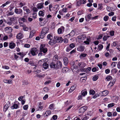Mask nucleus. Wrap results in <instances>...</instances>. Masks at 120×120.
I'll use <instances>...</instances> for the list:
<instances>
[{
	"instance_id": "864d4df0",
	"label": "nucleus",
	"mask_w": 120,
	"mask_h": 120,
	"mask_svg": "<svg viewBox=\"0 0 120 120\" xmlns=\"http://www.w3.org/2000/svg\"><path fill=\"white\" fill-rule=\"evenodd\" d=\"M117 64V62H113L111 64V66H112L114 67H115L116 66V64Z\"/></svg>"
},
{
	"instance_id": "0eeeda50",
	"label": "nucleus",
	"mask_w": 120,
	"mask_h": 120,
	"mask_svg": "<svg viewBox=\"0 0 120 120\" xmlns=\"http://www.w3.org/2000/svg\"><path fill=\"white\" fill-rule=\"evenodd\" d=\"M87 108V106H83L81 107L79 109V113H82L84 112Z\"/></svg>"
},
{
	"instance_id": "6e6552de",
	"label": "nucleus",
	"mask_w": 120,
	"mask_h": 120,
	"mask_svg": "<svg viewBox=\"0 0 120 120\" xmlns=\"http://www.w3.org/2000/svg\"><path fill=\"white\" fill-rule=\"evenodd\" d=\"M78 66L79 68H82L86 66V64L83 62L79 63L78 65Z\"/></svg>"
},
{
	"instance_id": "603ef678",
	"label": "nucleus",
	"mask_w": 120,
	"mask_h": 120,
	"mask_svg": "<svg viewBox=\"0 0 120 120\" xmlns=\"http://www.w3.org/2000/svg\"><path fill=\"white\" fill-rule=\"evenodd\" d=\"M81 4H82L80 1V0H79V1H77V4L78 6H80L81 5Z\"/></svg>"
},
{
	"instance_id": "338daca9",
	"label": "nucleus",
	"mask_w": 120,
	"mask_h": 120,
	"mask_svg": "<svg viewBox=\"0 0 120 120\" xmlns=\"http://www.w3.org/2000/svg\"><path fill=\"white\" fill-rule=\"evenodd\" d=\"M88 118V116H86L85 117L83 118L82 120H87V119Z\"/></svg>"
},
{
	"instance_id": "473e14b6",
	"label": "nucleus",
	"mask_w": 120,
	"mask_h": 120,
	"mask_svg": "<svg viewBox=\"0 0 120 120\" xmlns=\"http://www.w3.org/2000/svg\"><path fill=\"white\" fill-rule=\"evenodd\" d=\"M75 87L74 86H72L71 87L69 90V92H71L73 91L75 89Z\"/></svg>"
},
{
	"instance_id": "e2e57ef3",
	"label": "nucleus",
	"mask_w": 120,
	"mask_h": 120,
	"mask_svg": "<svg viewBox=\"0 0 120 120\" xmlns=\"http://www.w3.org/2000/svg\"><path fill=\"white\" fill-rule=\"evenodd\" d=\"M109 54L108 52H106L105 53V56L106 57H108L109 56Z\"/></svg>"
},
{
	"instance_id": "cd10ccee",
	"label": "nucleus",
	"mask_w": 120,
	"mask_h": 120,
	"mask_svg": "<svg viewBox=\"0 0 120 120\" xmlns=\"http://www.w3.org/2000/svg\"><path fill=\"white\" fill-rule=\"evenodd\" d=\"M68 68L66 67L63 68L62 70L63 72L65 73L68 70Z\"/></svg>"
},
{
	"instance_id": "c756f323",
	"label": "nucleus",
	"mask_w": 120,
	"mask_h": 120,
	"mask_svg": "<svg viewBox=\"0 0 120 120\" xmlns=\"http://www.w3.org/2000/svg\"><path fill=\"white\" fill-rule=\"evenodd\" d=\"M71 68L72 70H74V71H75L74 70L75 69H77L78 66H74V65L73 66H72L71 67Z\"/></svg>"
},
{
	"instance_id": "f704fd0d",
	"label": "nucleus",
	"mask_w": 120,
	"mask_h": 120,
	"mask_svg": "<svg viewBox=\"0 0 120 120\" xmlns=\"http://www.w3.org/2000/svg\"><path fill=\"white\" fill-rule=\"evenodd\" d=\"M114 105V104L113 103H111L108 105V108L112 107Z\"/></svg>"
},
{
	"instance_id": "58836bf2",
	"label": "nucleus",
	"mask_w": 120,
	"mask_h": 120,
	"mask_svg": "<svg viewBox=\"0 0 120 120\" xmlns=\"http://www.w3.org/2000/svg\"><path fill=\"white\" fill-rule=\"evenodd\" d=\"M95 93V91L93 90H91L90 91V94H91L92 95L94 94Z\"/></svg>"
},
{
	"instance_id": "c9c22d12",
	"label": "nucleus",
	"mask_w": 120,
	"mask_h": 120,
	"mask_svg": "<svg viewBox=\"0 0 120 120\" xmlns=\"http://www.w3.org/2000/svg\"><path fill=\"white\" fill-rule=\"evenodd\" d=\"M44 13L42 11H40L39 12V15L40 16H43L44 15Z\"/></svg>"
},
{
	"instance_id": "a18cd8bd",
	"label": "nucleus",
	"mask_w": 120,
	"mask_h": 120,
	"mask_svg": "<svg viewBox=\"0 0 120 120\" xmlns=\"http://www.w3.org/2000/svg\"><path fill=\"white\" fill-rule=\"evenodd\" d=\"M100 93H97L96 94L94 95L93 98H95L97 97H98L100 96Z\"/></svg>"
},
{
	"instance_id": "f257e3e1",
	"label": "nucleus",
	"mask_w": 120,
	"mask_h": 120,
	"mask_svg": "<svg viewBox=\"0 0 120 120\" xmlns=\"http://www.w3.org/2000/svg\"><path fill=\"white\" fill-rule=\"evenodd\" d=\"M62 67V64L60 60H57L56 62H53V68L56 70L61 68Z\"/></svg>"
},
{
	"instance_id": "c85d7f7f",
	"label": "nucleus",
	"mask_w": 120,
	"mask_h": 120,
	"mask_svg": "<svg viewBox=\"0 0 120 120\" xmlns=\"http://www.w3.org/2000/svg\"><path fill=\"white\" fill-rule=\"evenodd\" d=\"M98 69H99L98 67H94L92 68V70L93 72H95L97 71H98Z\"/></svg>"
},
{
	"instance_id": "79ce46f5",
	"label": "nucleus",
	"mask_w": 120,
	"mask_h": 120,
	"mask_svg": "<svg viewBox=\"0 0 120 120\" xmlns=\"http://www.w3.org/2000/svg\"><path fill=\"white\" fill-rule=\"evenodd\" d=\"M52 37V35L51 34H48L47 36V38L49 39H50L51 41L52 40V39L51 38V37Z\"/></svg>"
},
{
	"instance_id": "7ed1b4c3",
	"label": "nucleus",
	"mask_w": 120,
	"mask_h": 120,
	"mask_svg": "<svg viewBox=\"0 0 120 120\" xmlns=\"http://www.w3.org/2000/svg\"><path fill=\"white\" fill-rule=\"evenodd\" d=\"M45 44H41L40 46V52H43L45 53L47 51V48L45 47Z\"/></svg>"
},
{
	"instance_id": "412c9836",
	"label": "nucleus",
	"mask_w": 120,
	"mask_h": 120,
	"mask_svg": "<svg viewBox=\"0 0 120 120\" xmlns=\"http://www.w3.org/2000/svg\"><path fill=\"white\" fill-rule=\"evenodd\" d=\"M58 56L57 55H55L53 57V62H56L58 60Z\"/></svg>"
},
{
	"instance_id": "0e129e2a",
	"label": "nucleus",
	"mask_w": 120,
	"mask_h": 120,
	"mask_svg": "<svg viewBox=\"0 0 120 120\" xmlns=\"http://www.w3.org/2000/svg\"><path fill=\"white\" fill-rule=\"evenodd\" d=\"M110 34L111 36H113L114 35V31H111L110 32Z\"/></svg>"
},
{
	"instance_id": "e433bc0d",
	"label": "nucleus",
	"mask_w": 120,
	"mask_h": 120,
	"mask_svg": "<svg viewBox=\"0 0 120 120\" xmlns=\"http://www.w3.org/2000/svg\"><path fill=\"white\" fill-rule=\"evenodd\" d=\"M43 108L42 106H39L37 108V111H41Z\"/></svg>"
},
{
	"instance_id": "39448f33",
	"label": "nucleus",
	"mask_w": 120,
	"mask_h": 120,
	"mask_svg": "<svg viewBox=\"0 0 120 120\" xmlns=\"http://www.w3.org/2000/svg\"><path fill=\"white\" fill-rule=\"evenodd\" d=\"M14 12L17 15H19L22 16L23 14L22 10L20 8H15L14 10Z\"/></svg>"
},
{
	"instance_id": "4be33fe9",
	"label": "nucleus",
	"mask_w": 120,
	"mask_h": 120,
	"mask_svg": "<svg viewBox=\"0 0 120 120\" xmlns=\"http://www.w3.org/2000/svg\"><path fill=\"white\" fill-rule=\"evenodd\" d=\"M75 32L74 30H72L71 32L69 34H68L67 35V36H68V37H70V36H71L74 35Z\"/></svg>"
},
{
	"instance_id": "a878e982",
	"label": "nucleus",
	"mask_w": 120,
	"mask_h": 120,
	"mask_svg": "<svg viewBox=\"0 0 120 120\" xmlns=\"http://www.w3.org/2000/svg\"><path fill=\"white\" fill-rule=\"evenodd\" d=\"M35 33V32L34 31H30V33L29 38H32L34 35Z\"/></svg>"
},
{
	"instance_id": "8fccbe9b",
	"label": "nucleus",
	"mask_w": 120,
	"mask_h": 120,
	"mask_svg": "<svg viewBox=\"0 0 120 120\" xmlns=\"http://www.w3.org/2000/svg\"><path fill=\"white\" fill-rule=\"evenodd\" d=\"M25 5V3H22V2H20L19 4V5L20 6V7H22L24 5Z\"/></svg>"
},
{
	"instance_id": "680f3d73",
	"label": "nucleus",
	"mask_w": 120,
	"mask_h": 120,
	"mask_svg": "<svg viewBox=\"0 0 120 120\" xmlns=\"http://www.w3.org/2000/svg\"><path fill=\"white\" fill-rule=\"evenodd\" d=\"M73 106L71 105L68 108H67L65 109L66 111H67L69 110Z\"/></svg>"
},
{
	"instance_id": "9d476101",
	"label": "nucleus",
	"mask_w": 120,
	"mask_h": 120,
	"mask_svg": "<svg viewBox=\"0 0 120 120\" xmlns=\"http://www.w3.org/2000/svg\"><path fill=\"white\" fill-rule=\"evenodd\" d=\"M4 30L6 32L8 33H10L12 31L11 27H6Z\"/></svg>"
},
{
	"instance_id": "2eb2a0df",
	"label": "nucleus",
	"mask_w": 120,
	"mask_h": 120,
	"mask_svg": "<svg viewBox=\"0 0 120 120\" xmlns=\"http://www.w3.org/2000/svg\"><path fill=\"white\" fill-rule=\"evenodd\" d=\"M59 6L58 5H56L54 6L53 7V10L55 11L54 12L55 15H56L57 12V9L58 7Z\"/></svg>"
},
{
	"instance_id": "3c124183",
	"label": "nucleus",
	"mask_w": 120,
	"mask_h": 120,
	"mask_svg": "<svg viewBox=\"0 0 120 120\" xmlns=\"http://www.w3.org/2000/svg\"><path fill=\"white\" fill-rule=\"evenodd\" d=\"M98 15H96L94 17H91V19L92 20L96 19L98 18Z\"/></svg>"
},
{
	"instance_id": "13d9d810",
	"label": "nucleus",
	"mask_w": 120,
	"mask_h": 120,
	"mask_svg": "<svg viewBox=\"0 0 120 120\" xmlns=\"http://www.w3.org/2000/svg\"><path fill=\"white\" fill-rule=\"evenodd\" d=\"M114 15V13L113 12H111L109 13L108 15L109 16H111Z\"/></svg>"
},
{
	"instance_id": "6ab92c4d",
	"label": "nucleus",
	"mask_w": 120,
	"mask_h": 120,
	"mask_svg": "<svg viewBox=\"0 0 120 120\" xmlns=\"http://www.w3.org/2000/svg\"><path fill=\"white\" fill-rule=\"evenodd\" d=\"M42 65L43 68L45 69H46L48 68V64L46 62L42 64Z\"/></svg>"
},
{
	"instance_id": "a211bd4d",
	"label": "nucleus",
	"mask_w": 120,
	"mask_h": 120,
	"mask_svg": "<svg viewBox=\"0 0 120 120\" xmlns=\"http://www.w3.org/2000/svg\"><path fill=\"white\" fill-rule=\"evenodd\" d=\"M109 91L107 90L104 91L102 92V95L101 96H105L109 93Z\"/></svg>"
},
{
	"instance_id": "37998d69",
	"label": "nucleus",
	"mask_w": 120,
	"mask_h": 120,
	"mask_svg": "<svg viewBox=\"0 0 120 120\" xmlns=\"http://www.w3.org/2000/svg\"><path fill=\"white\" fill-rule=\"evenodd\" d=\"M98 76H95L93 78V80L94 81H96L98 78Z\"/></svg>"
},
{
	"instance_id": "5701e85b",
	"label": "nucleus",
	"mask_w": 120,
	"mask_h": 120,
	"mask_svg": "<svg viewBox=\"0 0 120 120\" xmlns=\"http://www.w3.org/2000/svg\"><path fill=\"white\" fill-rule=\"evenodd\" d=\"M87 92L86 91H85L84 90H82L81 92V94H82V95L84 96L87 94Z\"/></svg>"
},
{
	"instance_id": "c03bdc74",
	"label": "nucleus",
	"mask_w": 120,
	"mask_h": 120,
	"mask_svg": "<svg viewBox=\"0 0 120 120\" xmlns=\"http://www.w3.org/2000/svg\"><path fill=\"white\" fill-rule=\"evenodd\" d=\"M106 79L107 80V81H109L112 79V77L111 76H109L106 78Z\"/></svg>"
},
{
	"instance_id": "f8f14e48",
	"label": "nucleus",
	"mask_w": 120,
	"mask_h": 120,
	"mask_svg": "<svg viewBox=\"0 0 120 120\" xmlns=\"http://www.w3.org/2000/svg\"><path fill=\"white\" fill-rule=\"evenodd\" d=\"M10 105V104L9 103H7L4 106V109L3 111H4L5 112H6V111L7 110L8 108Z\"/></svg>"
},
{
	"instance_id": "1a4fd4ad",
	"label": "nucleus",
	"mask_w": 120,
	"mask_h": 120,
	"mask_svg": "<svg viewBox=\"0 0 120 120\" xmlns=\"http://www.w3.org/2000/svg\"><path fill=\"white\" fill-rule=\"evenodd\" d=\"M63 41V38L62 37H60L57 40H53V44H55L56 42H61Z\"/></svg>"
},
{
	"instance_id": "a19ab883",
	"label": "nucleus",
	"mask_w": 120,
	"mask_h": 120,
	"mask_svg": "<svg viewBox=\"0 0 120 120\" xmlns=\"http://www.w3.org/2000/svg\"><path fill=\"white\" fill-rule=\"evenodd\" d=\"M51 113V112L50 111V110H48L45 113V114H46V116H47L49 115H50V114Z\"/></svg>"
},
{
	"instance_id": "20e7f679",
	"label": "nucleus",
	"mask_w": 120,
	"mask_h": 120,
	"mask_svg": "<svg viewBox=\"0 0 120 120\" xmlns=\"http://www.w3.org/2000/svg\"><path fill=\"white\" fill-rule=\"evenodd\" d=\"M31 55L33 56L36 55L38 53V51L37 49L35 48H33L31 49L30 51Z\"/></svg>"
},
{
	"instance_id": "9b49d317",
	"label": "nucleus",
	"mask_w": 120,
	"mask_h": 120,
	"mask_svg": "<svg viewBox=\"0 0 120 120\" xmlns=\"http://www.w3.org/2000/svg\"><path fill=\"white\" fill-rule=\"evenodd\" d=\"M92 15L91 14H87L85 16L86 20L87 21H88L91 18Z\"/></svg>"
},
{
	"instance_id": "6e6d98bb",
	"label": "nucleus",
	"mask_w": 120,
	"mask_h": 120,
	"mask_svg": "<svg viewBox=\"0 0 120 120\" xmlns=\"http://www.w3.org/2000/svg\"><path fill=\"white\" fill-rule=\"evenodd\" d=\"M110 71V70L109 69H106L105 71V73L106 74H108L109 73Z\"/></svg>"
},
{
	"instance_id": "ea45409f",
	"label": "nucleus",
	"mask_w": 120,
	"mask_h": 120,
	"mask_svg": "<svg viewBox=\"0 0 120 120\" xmlns=\"http://www.w3.org/2000/svg\"><path fill=\"white\" fill-rule=\"evenodd\" d=\"M102 8V4H98V9L101 10Z\"/></svg>"
},
{
	"instance_id": "423d86ee",
	"label": "nucleus",
	"mask_w": 120,
	"mask_h": 120,
	"mask_svg": "<svg viewBox=\"0 0 120 120\" xmlns=\"http://www.w3.org/2000/svg\"><path fill=\"white\" fill-rule=\"evenodd\" d=\"M86 38V36L85 34L80 35L77 37L78 41L80 42H82Z\"/></svg>"
},
{
	"instance_id": "bf43d9fd",
	"label": "nucleus",
	"mask_w": 120,
	"mask_h": 120,
	"mask_svg": "<svg viewBox=\"0 0 120 120\" xmlns=\"http://www.w3.org/2000/svg\"><path fill=\"white\" fill-rule=\"evenodd\" d=\"M110 45V44L109 43L108 44L106 48V50H107L108 51L109 50V47Z\"/></svg>"
},
{
	"instance_id": "393cba45",
	"label": "nucleus",
	"mask_w": 120,
	"mask_h": 120,
	"mask_svg": "<svg viewBox=\"0 0 120 120\" xmlns=\"http://www.w3.org/2000/svg\"><path fill=\"white\" fill-rule=\"evenodd\" d=\"M22 34H19L16 36V38L18 39H21L22 38Z\"/></svg>"
},
{
	"instance_id": "7c9ffc66",
	"label": "nucleus",
	"mask_w": 120,
	"mask_h": 120,
	"mask_svg": "<svg viewBox=\"0 0 120 120\" xmlns=\"http://www.w3.org/2000/svg\"><path fill=\"white\" fill-rule=\"evenodd\" d=\"M45 59H44L43 60H40L39 61L38 63L39 65H42V63H43L44 62V60Z\"/></svg>"
},
{
	"instance_id": "72a5a7b5",
	"label": "nucleus",
	"mask_w": 120,
	"mask_h": 120,
	"mask_svg": "<svg viewBox=\"0 0 120 120\" xmlns=\"http://www.w3.org/2000/svg\"><path fill=\"white\" fill-rule=\"evenodd\" d=\"M26 18V16H24L23 18H22L21 20V21H23L24 22H26V19H25V18Z\"/></svg>"
},
{
	"instance_id": "ddd939ff",
	"label": "nucleus",
	"mask_w": 120,
	"mask_h": 120,
	"mask_svg": "<svg viewBox=\"0 0 120 120\" xmlns=\"http://www.w3.org/2000/svg\"><path fill=\"white\" fill-rule=\"evenodd\" d=\"M84 47L83 46H80L79 47L77 48V50L78 51L82 52L84 51Z\"/></svg>"
},
{
	"instance_id": "de8ad7c7",
	"label": "nucleus",
	"mask_w": 120,
	"mask_h": 120,
	"mask_svg": "<svg viewBox=\"0 0 120 120\" xmlns=\"http://www.w3.org/2000/svg\"><path fill=\"white\" fill-rule=\"evenodd\" d=\"M28 106V105H26L24 106L23 107V109L25 110H26L27 109Z\"/></svg>"
},
{
	"instance_id": "4468645a",
	"label": "nucleus",
	"mask_w": 120,
	"mask_h": 120,
	"mask_svg": "<svg viewBox=\"0 0 120 120\" xmlns=\"http://www.w3.org/2000/svg\"><path fill=\"white\" fill-rule=\"evenodd\" d=\"M63 60L64 64L65 65H67L69 62L68 58L67 57H64L63 58Z\"/></svg>"
},
{
	"instance_id": "f03ea898",
	"label": "nucleus",
	"mask_w": 120,
	"mask_h": 120,
	"mask_svg": "<svg viewBox=\"0 0 120 120\" xmlns=\"http://www.w3.org/2000/svg\"><path fill=\"white\" fill-rule=\"evenodd\" d=\"M49 29L48 27H45L43 28L40 37L41 38H43L44 37V36L48 32Z\"/></svg>"
},
{
	"instance_id": "052dcab7",
	"label": "nucleus",
	"mask_w": 120,
	"mask_h": 120,
	"mask_svg": "<svg viewBox=\"0 0 120 120\" xmlns=\"http://www.w3.org/2000/svg\"><path fill=\"white\" fill-rule=\"evenodd\" d=\"M116 16H114L112 18V21H116Z\"/></svg>"
},
{
	"instance_id": "4c0bfd02",
	"label": "nucleus",
	"mask_w": 120,
	"mask_h": 120,
	"mask_svg": "<svg viewBox=\"0 0 120 120\" xmlns=\"http://www.w3.org/2000/svg\"><path fill=\"white\" fill-rule=\"evenodd\" d=\"M117 71L118 70L117 69L114 68L112 69L111 70V72L112 73L116 74L117 72Z\"/></svg>"
},
{
	"instance_id": "49530a36",
	"label": "nucleus",
	"mask_w": 120,
	"mask_h": 120,
	"mask_svg": "<svg viewBox=\"0 0 120 120\" xmlns=\"http://www.w3.org/2000/svg\"><path fill=\"white\" fill-rule=\"evenodd\" d=\"M109 18V17L108 16H105V17H104V20L105 21H107L108 20V19Z\"/></svg>"
},
{
	"instance_id": "69168bd1",
	"label": "nucleus",
	"mask_w": 120,
	"mask_h": 120,
	"mask_svg": "<svg viewBox=\"0 0 120 120\" xmlns=\"http://www.w3.org/2000/svg\"><path fill=\"white\" fill-rule=\"evenodd\" d=\"M63 42L65 43H67L68 42V40L67 38H65L64 39Z\"/></svg>"
},
{
	"instance_id": "5fc2aeb1",
	"label": "nucleus",
	"mask_w": 120,
	"mask_h": 120,
	"mask_svg": "<svg viewBox=\"0 0 120 120\" xmlns=\"http://www.w3.org/2000/svg\"><path fill=\"white\" fill-rule=\"evenodd\" d=\"M109 37V36H104L103 37V40L104 41H106V40Z\"/></svg>"
},
{
	"instance_id": "774afa93",
	"label": "nucleus",
	"mask_w": 120,
	"mask_h": 120,
	"mask_svg": "<svg viewBox=\"0 0 120 120\" xmlns=\"http://www.w3.org/2000/svg\"><path fill=\"white\" fill-rule=\"evenodd\" d=\"M117 68L119 69H120V61L118 62L117 64Z\"/></svg>"
},
{
	"instance_id": "2f4dec72",
	"label": "nucleus",
	"mask_w": 120,
	"mask_h": 120,
	"mask_svg": "<svg viewBox=\"0 0 120 120\" xmlns=\"http://www.w3.org/2000/svg\"><path fill=\"white\" fill-rule=\"evenodd\" d=\"M115 80H114L113 81H112V82L111 81H110V82H109L108 85H110L111 86H112L114 84L115 82Z\"/></svg>"
},
{
	"instance_id": "f3484780",
	"label": "nucleus",
	"mask_w": 120,
	"mask_h": 120,
	"mask_svg": "<svg viewBox=\"0 0 120 120\" xmlns=\"http://www.w3.org/2000/svg\"><path fill=\"white\" fill-rule=\"evenodd\" d=\"M62 29L64 30V26H62L60 28L58 29L57 31L58 34H60L62 33Z\"/></svg>"
},
{
	"instance_id": "bb28decb",
	"label": "nucleus",
	"mask_w": 120,
	"mask_h": 120,
	"mask_svg": "<svg viewBox=\"0 0 120 120\" xmlns=\"http://www.w3.org/2000/svg\"><path fill=\"white\" fill-rule=\"evenodd\" d=\"M103 46L101 44H99L98 45V49L100 50H101L103 48Z\"/></svg>"
},
{
	"instance_id": "aec40b11",
	"label": "nucleus",
	"mask_w": 120,
	"mask_h": 120,
	"mask_svg": "<svg viewBox=\"0 0 120 120\" xmlns=\"http://www.w3.org/2000/svg\"><path fill=\"white\" fill-rule=\"evenodd\" d=\"M43 4H42L41 3H39L38 4L37 6V8L38 9L41 8L43 6Z\"/></svg>"
},
{
	"instance_id": "4d7b16f0",
	"label": "nucleus",
	"mask_w": 120,
	"mask_h": 120,
	"mask_svg": "<svg viewBox=\"0 0 120 120\" xmlns=\"http://www.w3.org/2000/svg\"><path fill=\"white\" fill-rule=\"evenodd\" d=\"M112 46L113 47H115L117 45V42L116 41H114V42L112 44Z\"/></svg>"
},
{
	"instance_id": "09e8293b",
	"label": "nucleus",
	"mask_w": 120,
	"mask_h": 120,
	"mask_svg": "<svg viewBox=\"0 0 120 120\" xmlns=\"http://www.w3.org/2000/svg\"><path fill=\"white\" fill-rule=\"evenodd\" d=\"M75 46V45L74 43H71L69 45V47L71 48H73Z\"/></svg>"
},
{
	"instance_id": "dca6fc26",
	"label": "nucleus",
	"mask_w": 120,
	"mask_h": 120,
	"mask_svg": "<svg viewBox=\"0 0 120 120\" xmlns=\"http://www.w3.org/2000/svg\"><path fill=\"white\" fill-rule=\"evenodd\" d=\"M15 46V44L13 42H12L9 43V47L11 49L14 48Z\"/></svg>"
},
{
	"instance_id": "b1692460",
	"label": "nucleus",
	"mask_w": 120,
	"mask_h": 120,
	"mask_svg": "<svg viewBox=\"0 0 120 120\" xmlns=\"http://www.w3.org/2000/svg\"><path fill=\"white\" fill-rule=\"evenodd\" d=\"M18 106L17 104H14L11 107V108L12 109H17L18 108Z\"/></svg>"
}]
</instances>
